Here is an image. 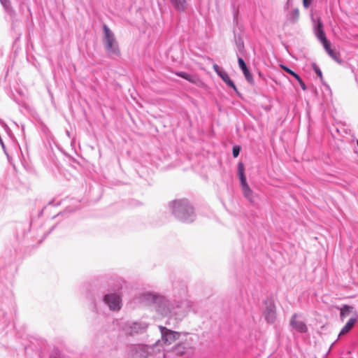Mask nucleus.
Returning a JSON list of instances; mask_svg holds the SVG:
<instances>
[{
  "label": "nucleus",
  "mask_w": 358,
  "mask_h": 358,
  "mask_svg": "<svg viewBox=\"0 0 358 358\" xmlns=\"http://www.w3.org/2000/svg\"><path fill=\"white\" fill-rule=\"evenodd\" d=\"M103 31L102 42L106 52L110 56H120V50L114 33L106 24L103 26Z\"/></svg>",
  "instance_id": "obj_1"
},
{
  "label": "nucleus",
  "mask_w": 358,
  "mask_h": 358,
  "mask_svg": "<svg viewBox=\"0 0 358 358\" xmlns=\"http://www.w3.org/2000/svg\"><path fill=\"white\" fill-rule=\"evenodd\" d=\"M265 320L268 323L273 324L277 318L276 306L273 299H266L264 301L263 312Z\"/></svg>",
  "instance_id": "obj_2"
},
{
  "label": "nucleus",
  "mask_w": 358,
  "mask_h": 358,
  "mask_svg": "<svg viewBox=\"0 0 358 358\" xmlns=\"http://www.w3.org/2000/svg\"><path fill=\"white\" fill-rule=\"evenodd\" d=\"M162 334V341L166 345H170L173 343L180 336V333L167 329L165 327L159 326Z\"/></svg>",
  "instance_id": "obj_3"
},
{
  "label": "nucleus",
  "mask_w": 358,
  "mask_h": 358,
  "mask_svg": "<svg viewBox=\"0 0 358 358\" xmlns=\"http://www.w3.org/2000/svg\"><path fill=\"white\" fill-rule=\"evenodd\" d=\"M105 302L110 310H119L121 308V298L115 294H106L104 297Z\"/></svg>",
  "instance_id": "obj_4"
},
{
  "label": "nucleus",
  "mask_w": 358,
  "mask_h": 358,
  "mask_svg": "<svg viewBox=\"0 0 358 358\" xmlns=\"http://www.w3.org/2000/svg\"><path fill=\"white\" fill-rule=\"evenodd\" d=\"M148 348L140 345L135 348L131 354V358H147L148 356Z\"/></svg>",
  "instance_id": "obj_5"
},
{
  "label": "nucleus",
  "mask_w": 358,
  "mask_h": 358,
  "mask_svg": "<svg viewBox=\"0 0 358 358\" xmlns=\"http://www.w3.org/2000/svg\"><path fill=\"white\" fill-rule=\"evenodd\" d=\"M314 31L316 37L322 45L329 41L325 36V33L323 30V25L320 20H318L317 24L314 28Z\"/></svg>",
  "instance_id": "obj_6"
},
{
  "label": "nucleus",
  "mask_w": 358,
  "mask_h": 358,
  "mask_svg": "<svg viewBox=\"0 0 358 358\" xmlns=\"http://www.w3.org/2000/svg\"><path fill=\"white\" fill-rule=\"evenodd\" d=\"M290 324L293 328L299 332L304 333L307 331L306 325L303 321L298 320L296 314L292 316Z\"/></svg>",
  "instance_id": "obj_7"
},
{
  "label": "nucleus",
  "mask_w": 358,
  "mask_h": 358,
  "mask_svg": "<svg viewBox=\"0 0 358 358\" xmlns=\"http://www.w3.org/2000/svg\"><path fill=\"white\" fill-rule=\"evenodd\" d=\"M238 63L239 68L242 70V71L244 74V76H245V79L248 80V82L250 83H253L252 76L250 73L244 60L242 58L238 57Z\"/></svg>",
  "instance_id": "obj_8"
},
{
  "label": "nucleus",
  "mask_w": 358,
  "mask_h": 358,
  "mask_svg": "<svg viewBox=\"0 0 358 358\" xmlns=\"http://www.w3.org/2000/svg\"><path fill=\"white\" fill-rule=\"evenodd\" d=\"M324 48L325 49L327 54L336 62H340V55L339 53L334 49L331 48V44L329 41H328L327 43H324L322 45Z\"/></svg>",
  "instance_id": "obj_9"
},
{
  "label": "nucleus",
  "mask_w": 358,
  "mask_h": 358,
  "mask_svg": "<svg viewBox=\"0 0 358 358\" xmlns=\"http://www.w3.org/2000/svg\"><path fill=\"white\" fill-rule=\"evenodd\" d=\"M176 75L197 85L202 83L197 76L188 74L185 72H177Z\"/></svg>",
  "instance_id": "obj_10"
},
{
  "label": "nucleus",
  "mask_w": 358,
  "mask_h": 358,
  "mask_svg": "<svg viewBox=\"0 0 358 358\" xmlns=\"http://www.w3.org/2000/svg\"><path fill=\"white\" fill-rule=\"evenodd\" d=\"M221 78L222 80L229 86V87H232L234 90H236V87L234 85V83H233V81L231 80V79L229 78L228 74L227 73L226 71H224L223 69L219 72V74H217Z\"/></svg>",
  "instance_id": "obj_11"
},
{
  "label": "nucleus",
  "mask_w": 358,
  "mask_h": 358,
  "mask_svg": "<svg viewBox=\"0 0 358 358\" xmlns=\"http://www.w3.org/2000/svg\"><path fill=\"white\" fill-rule=\"evenodd\" d=\"M172 6L179 11H183L187 8L186 0H170Z\"/></svg>",
  "instance_id": "obj_12"
},
{
  "label": "nucleus",
  "mask_w": 358,
  "mask_h": 358,
  "mask_svg": "<svg viewBox=\"0 0 358 358\" xmlns=\"http://www.w3.org/2000/svg\"><path fill=\"white\" fill-rule=\"evenodd\" d=\"M173 351L177 356H183L187 354V348L185 344L179 343L173 348Z\"/></svg>",
  "instance_id": "obj_13"
},
{
  "label": "nucleus",
  "mask_w": 358,
  "mask_h": 358,
  "mask_svg": "<svg viewBox=\"0 0 358 358\" xmlns=\"http://www.w3.org/2000/svg\"><path fill=\"white\" fill-rule=\"evenodd\" d=\"M356 320L355 319H350L349 321L346 323V324L343 327L342 330L340 332V335L345 334L348 333L354 326L355 324Z\"/></svg>",
  "instance_id": "obj_14"
},
{
  "label": "nucleus",
  "mask_w": 358,
  "mask_h": 358,
  "mask_svg": "<svg viewBox=\"0 0 358 358\" xmlns=\"http://www.w3.org/2000/svg\"><path fill=\"white\" fill-rule=\"evenodd\" d=\"M241 185L242 187L243 192L244 195L245 196V197L248 199H250V195L252 194V191L250 189L248 185L247 184L246 180H244V182L241 181Z\"/></svg>",
  "instance_id": "obj_15"
},
{
  "label": "nucleus",
  "mask_w": 358,
  "mask_h": 358,
  "mask_svg": "<svg viewBox=\"0 0 358 358\" xmlns=\"http://www.w3.org/2000/svg\"><path fill=\"white\" fill-rule=\"evenodd\" d=\"M244 164L242 162H239L238 164V175L240 179V181H243L246 180V176L244 173Z\"/></svg>",
  "instance_id": "obj_16"
},
{
  "label": "nucleus",
  "mask_w": 358,
  "mask_h": 358,
  "mask_svg": "<svg viewBox=\"0 0 358 358\" xmlns=\"http://www.w3.org/2000/svg\"><path fill=\"white\" fill-rule=\"evenodd\" d=\"M353 310L352 306L345 305L341 308V317L344 318L348 316Z\"/></svg>",
  "instance_id": "obj_17"
},
{
  "label": "nucleus",
  "mask_w": 358,
  "mask_h": 358,
  "mask_svg": "<svg viewBox=\"0 0 358 358\" xmlns=\"http://www.w3.org/2000/svg\"><path fill=\"white\" fill-rule=\"evenodd\" d=\"M281 68L285 70L286 72H287L288 73H289L290 75H292V76H294L296 79H299V75L296 74L295 72H294L293 71H292L291 69H289L288 67L284 66V65H281L280 66Z\"/></svg>",
  "instance_id": "obj_18"
},
{
  "label": "nucleus",
  "mask_w": 358,
  "mask_h": 358,
  "mask_svg": "<svg viewBox=\"0 0 358 358\" xmlns=\"http://www.w3.org/2000/svg\"><path fill=\"white\" fill-rule=\"evenodd\" d=\"M313 68L315 71V72L316 73V74L320 78H322V71L317 66V65L315 64H313Z\"/></svg>",
  "instance_id": "obj_19"
},
{
  "label": "nucleus",
  "mask_w": 358,
  "mask_h": 358,
  "mask_svg": "<svg viewBox=\"0 0 358 358\" xmlns=\"http://www.w3.org/2000/svg\"><path fill=\"white\" fill-rule=\"evenodd\" d=\"M240 148L238 147H234L233 148V156L237 157L239 154Z\"/></svg>",
  "instance_id": "obj_20"
},
{
  "label": "nucleus",
  "mask_w": 358,
  "mask_h": 358,
  "mask_svg": "<svg viewBox=\"0 0 358 358\" xmlns=\"http://www.w3.org/2000/svg\"><path fill=\"white\" fill-rule=\"evenodd\" d=\"M297 81L299 82L300 86L301 87V88L303 90H306V85L305 83L303 82V80H301V78L299 76V79H296Z\"/></svg>",
  "instance_id": "obj_21"
},
{
  "label": "nucleus",
  "mask_w": 358,
  "mask_h": 358,
  "mask_svg": "<svg viewBox=\"0 0 358 358\" xmlns=\"http://www.w3.org/2000/svg\"><path fill=\"white\" fill-rule=\"evenodd\" d=\"M213 69L215 70V71L217 74H219V72H220V71L222 70V69H221V68H220L217 64H213Z\"/></svg>",
  "instance_id": "obj_22"
},
{
  "label": "nucleus",
  "mask_w": 358,
  "mask_h": 358,
  "mask_svg": "<svg viewBox=\"0 0 358 358\" xmlns=\"http://www.w3.org/2000/svg\"><path fill=\"white\" fill-rule=\"evenodd\" d=\"M312 0H303V4L305 8H308L311 3Z\"/></svg>",
  "instance_id": "obj_23"
},
{
  "label": "nucleus",
  "mask_w": 358,
  "mask_h": 358,
  "mask_svg": "<svg viewBox=\"0 0 358 358\" xmlns=\"http://www.w3.org/2000/svg\"><path fill=\"white\" fill-rule=\"evenodd\" d=\"M50 358H62V357L59 352L55 351Z\"/></svg>",
  "instance_id": "obj_24"
},
{
  "label": "nucleus",
  "mask_w": 358,
  "mask_h": 358,
  "mask_svg": "<svg viewBox=\"0 0 358 358\" xmlns=\"http://www.w3.org/2000/svg\"><path fill=\"white\" fill-rule=\"evenodd\" d=\"M292 13H293V17H294V19L296 20L299 15V10L297 9H295L292 11Z\"/></svg>",
  "instance_id": "obj_25"
},
{
  "label": "nucleus",
  "mask_w": 358,
  "mask_h": 358,
  "mask_svg": "<svg viewBox=\"0 0 358 358\" xmlns=\"http://www.w3.org/2000/svg\"><path fill=\"white\" fill-rule=\"evenodd\" d=\"M1 4L4 6V7H7L8 6V0H0Z\"/></svg>",
  "instance_id": "obj_26"
},
{
  "label": "nucleus",
  "mask_w": 358,
  "mask_h": 358,
  "mask_svg": "<svg viewBox=\"0 0 358 358\" xmlns=\"http://www.w3.org/2000/svg\"><path fill=\"white\" fill-rule=\"evenodd\" d=\"M357 145H358V141H357Z\"/></svg>",
  "instance_id": "obj_27"
}]
</instances>
